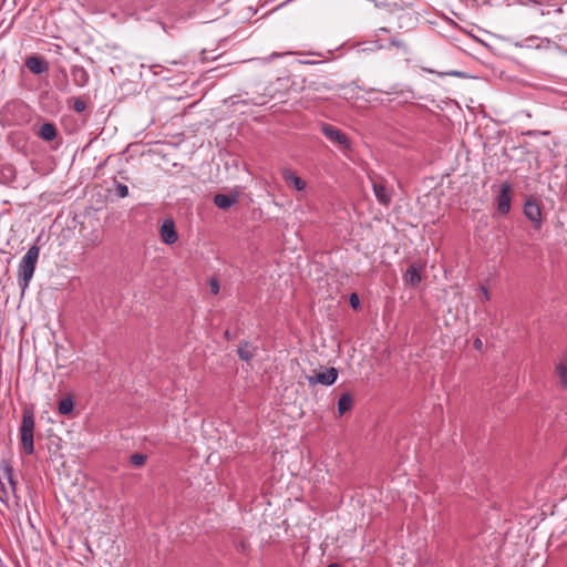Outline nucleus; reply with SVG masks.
Returning a JSON list of instances; mask_svg holds the SVG:
<instances>
[{
    "label": "nucleus",
    "mask_w": 567,
    "mask_h": 567,
    "mask_svg": "<svg viewBox=\"0 0 567 567\" xmlns=\"http://www.w3.org/2000/svg\"><path fill=\"white\" fill-rule=\"evenodd\" d=\"M40 255V247L37 245H32L18 266V282L21 287L22 293L29 287V284L33 277L35 266Z\"/></svg>",
    "instance_id": "nucleus-1"
},
{
    "label": "nucleus",
    "mask_w": 567,
    "mask_h": 567,
    "mask_svg": "<svg viewBox=\"0 0 567 567\" xmlns=\"http://www.w3.org/2000/svg\"><path fill=\"white\" fill-rule=\"evenodd\" d=\"M34 429L35 420L32 410L25 409L22 413L21 424L19 427V439L23 452L27 455L34 453Z\"/></svg>",
    "instance_id": "nucleus-2"
},
{
    "label": "nucleus",
    "mask_w": 567,
    "mask_h": 567,
    "mask_svg": "<svg viewBox=\"0 0 567 567\" xmlns=\"http://www.w3.org/2000/svg\"><path fill=\"white\" fill-rule=\"evenodd\" d=\"M320 131L332 144L339 146L341 151L350 150L351 143L349 137L340 128L328 123H322Z\"/></svg>",
    "instance_id": "nucleus-3"
},
{
    "label": "nucleus",
    "mask_w": 567,
    "mask_h": 567,
    "mask_svg": "<svg viewBox=\"0 0 567 567\" xmlns=\"http://www.w3.org/2000/svg\"><path fill=\"white\" fill-rule=\"evenodd\" d=\"M372 188L379 204L389 206L392 200V192L388 188L384 178L381 176H371Z\"/></svg>",
    "instance_id": "nucleus-4"
},
{
    "label": "nucleus",
    "mask_w": 567,
    "mask_h": 567,
    "mask_svg": "<svg viewBox=\"0 0 567 567\" xmlns=\"http://www.w3.org/2000/svg\"><path fill=\"white\" fill-rule=\"evenodd\" d=\"M338 378V370L333 367L326 369L324 371L315 372L312 375H307V380L310 384H323L331 385Z\"/></svg>",
    "instance_id": "nucleus-5"
},
{
    "label": "nucleus",
    "mask_w": 567,
    "mask_h": 567,
    "mask_svg": "<svg viewBox=\"0 0 567 567\" xmlns=\"http://www.w3.org/2000/svg\"><path fill=\"white\" fill-rule=\"evenodd\" d=\"M525 216L534 223L536 229L542 227V209L538 202L534 198H528L524 204Z\"/></svg>",
    "instance_id": "nucleus-6"
},
{
    "label": "nucleus",
    "mask_w": 567,
    "mask_h": 567,
    "mask_svg": "<svg viewBox=\"0 0 567 567\" xmlns=\"http://www.w3.org/2000/svg\"><path fill=\"white\" fill-rule=\"evenodd\" d=\"M512 187L507 183H503L499 186V193L497 195V212L502 215H507L511 210V197Z\"/></svg>",
    "instance_id": "nucleus-7"
},
{
    "label": "nucleus",
    "mask_w": 567,
    "mask_h": 567,
    "mask_svg": "<svg viewBox=\"0 0 567 567\" xmlns=\"http://www.w3.org/2000/svg\"><path fill=\"white\" fill-rule=\"evenodd\" d=\"M162 240L167 245H173L178 240V235L173 219H165L159 229Z\"/></svg>",
    "instance_id": "nucleus-8"
},
{
    "label": "nucleus",
    "mask_w": 567,
    "mask_h": 567,
    "mask_svg": "<svg viewBox=\"0 0 567 567\" xmlns=\"http://www.w3.org/2000/svg\"><path fill=\"white\" fill-rule=\"evenodd\" d=\"M24 65L31 73L37 75L42 74L49 70V63L38 55L28 56L24 61Z\"/></svg>",
    "instance_id": "nucleus-9"
},
{
    "label": "nucleus",
    "mask_w": 567,
    "mask_h": 567,
    "mask_svg": "<svg viewBox=\"0 0 567 567\" xmlns=\"http://www.w3.org/2000/svg\"><path fill=\"white\" fill-rule=\"evenodd\" d=\"M17 179L16 166L11 163L0 164V183L4 185H12Z\"/></svg>",
    "instance_id": "nucleus-10"
},
{
    "label": "nucleus",
    "mask_w": 567,
    "mask_h": 567,
    "mask_svg": "<svg viewBox=\"0 0 567 567\" xmlns=\"http://www.w3.org/2000/svg\"><path fill=\"white\" fill-rule=\"evenodd\" d=\"M284 181L291 185L297 192L305 190L307 183L299 176H297L291 169L286 168L281 173Z\"/></svg>",
    "instance_id": "nucleus-11"
},
{
    "label": "nucleus",
    "mask_w": 567,
    "mask_h": 567,
    "mask_svg": "<svg viewBox=\"0 0 567 567\" xmlns=\"http://www.w3.org/2000/svg\"><path fill=\"white\" fill-rule=\"evenodd\" d=\"M71 75L73 83L79 87H83L89 83L90 75L87 71L81 65L72 66Z\"/></svg>",
    "instance_id": "nucleus-12"
},
{
    "label": "nucleus",
    "mask_w": 567,
    "mask_h": 567,
    "mask_svg": "<svg viewBox=\"0 0 567 567\" xmlns=\"http://www.w3.org/2000/svg\"><path fill=\"white\" fill-rule=\"evenodd\" d=\"M421 270L420 266L411 265L404 274V281L412 287H416L422 280Z\"/></svg>",
    "instance_id": "nucleus-13"
},
{
    "label": "nucleus",
    "mask_w": 567,
    "mask_h": 567,
    "mask_svg": "<svg viewBox=\"0 0 567 567\" xmlns=\"http://www.w3.org/2000/svg\"><path fill=\"white\" fill-rule=\"evenodd\" d=\"M555 373L558 378L560 389H567V357H564L555 367Z\"/></svg>",
    "instance_id": "nucleus-14"
},
{
    "label": "nucleus",
    "mask_w": 567,
    "mask_h": 567,
    "mask_svg": "<svg viewBox=\"0 0 567 567\" xmlns=\"http://www.w3.org/2000/svg\"><path fill=\"white\" fill-rule=\"evenodd\" d=\"M56 135L58 130L53 123H44L38 131V136L45 142H52Z\"/></svg>",
    "instance_id": "nucleus-15"
},
{
    "label": "nucleus",
    "mask_w": 567,
    "mask_h": 567,
    "mask_svg": "<svg viewBox=\"0 0 567 567\" xmlns=\"http://www.w3.org/2000/svg\"><path fill=\"white\" fill-rule=\"evenodd\" d=\"M256 350L257 348L254 347L250 342L243 341L240 342L237 352L240 360L248 362L255 357Z\"/></svg>",
    "instance_id": "nucleus-16"
},
{
    "label": "nucleus",
    "mask_w": 567,
    "mask_h": 567,
    "mask_svg": "<svg viewBox=\"0 0 567 567\" xmlns=\"http://www.w3.org/2000/svg\"><path fill=\"white\" fill-rule=\"evenodd\" d=\"M214 204L220 209H228L237 202V196L216 194L213 198Z\"/></svg>",
    "instance_id": "nucleus-17"
},
{
    "label": "nucleus",
    "mask_w": 567,
    "mask_h": 567,
    "mask_svg": "<svg viewBox=\"0 0 567 567\" xmlns=\"http://www.w3.org/2000/svg\"><path fill=\"white\" fill-rule=\"evenodd\" d=\"M2 476L9 484V489L16 494L17 492V481L13 477V468L8 462H3L1 465Z\"/></svg>",
    "instance_id": "nucleus-18"
},
{
    "label": "nucleus",
    "mask_w": 567,
    "mask_h": 567,
    "mask_svg": "<svg viewBox=\"0 0 567 567\" xmlns=\"http://www.w3.org/2000/svg\"><path fill=\"white\" fill-rule=\"evenodd\" d=\"M353 405V399L350 393H342L338 401V412L340 415H343L346 412L350 411Z\"/></svg>",
    "instance_id": "nucleus-19"
},
{
    "label": "nucleus",
    "mask_w": 567,
    "mask_h": 567,
    "mask_svg": "<svg viewBox=\"0 0 567 567\" xmlns=\"http://www.w3.org/2000/svg\"><path fill=\"white\" fill-rule=\"evenodd\" d=\"M74 409V401L71 396L62 399L58 404V412L61 415L70 414Z\"/></svg>",
    "instance_id": "nucleus-20"
},
{
    "label": "nucleus",
    "mask_w": 567,
    "mask_h": 567,
    "mask_svg": "<svg viewBox=\"0 0 567 567\" xmlns=\"http://www.w3.org/2000/svg\"><path fill=\"white\" fill-rule=\"evenodd\" d=\"M130 461H131L132 465H134L136 467H140V466H143L145 464L146 455L140 454V453H135V454L131 455Z\"/></svg>",
    "instance_id": "nucleus-21"
},
{
    "label": "nucleus",
    "mask_w": 567,
    "mask_h": 567,
    "mask_svg": "<svg viewBox=\"0 0 567 567\" xmlns=\"http://www.w3.org/2000/svg\"><path fill=\"white\" fill-rule=\"evenodd\" d=\"M390 45L394 47V48H396V49H399V50H401L403 52H408L409 51L408 44L403 40H401V39H399L396 37L391 38Z\"/></svg>",
    "instance_id": "nucleus-22"
},
{
    "label": "nucleus",
    "mask_w": 567,
    "mask_h": 567,
    "mask_svg": "<svg viewBox=\"0 0 567 567\" xmlns=\"http://www.w3.org/2000/svg\"><path fill=\"white\" fill-rule=\"evenodd\" d=\"M73 110L76 112V113H82L86 110V103L84 100H82L81 97H75L73 100Z\"/></svg>",
    "instance_id": "nucleus-23"
},
{
    "label": "nucleus",
    "mask_w": 567,
    "mask_h": 567,
    "mask_svg": "<svg viewBox=\"0 0 567 567\" xmlns=\"http://www.w3.org/2000/svg\"><path fill=\"white\" fill-rule=\"evenodd\" d=\"M115 193L120 198H125L128 196V187L124 184L117 183L115 186Z\"/></svg>",
    "instance_id": "nucleus-24"
},
{
    "label": "nucleus",
    "mask_w": 567,
    "mask_h": 567,
    "mask_svg": "<svg viewBox=\"0 0 567 567\" xmlns=\"http://www.w3.org/2000/svg\"><path fill=\"white\" fill-rule=\"evenodd\" d=\"M0 501L2 503H8V501H9V489L6 487V485L1 478H0Z\"/></svg>",
    "instance_id": "nucleus-25"
},
{
    "label": "nucleus",
    "mask_w": 567,
    "mask_h": 567,
    "mask_svg": "<svg viewBox=\"0 0 567 567\" xmlns=\"http://www.w3.org/2000/svg\"><path fill=\"white\" fill-rule=\"evenodd\" d=\"M349 303L353 309L359 308L360 306V299L357 293H351L349 297Z\"/></svg>",
    "instance_id": "nucleus-26"
},
{
    "label": "nucleus",
    "mask_w": 567,
    "mask_h": 567,
    "mask_svg": "<svg viewBox=\"0 0 567 567\" xmlns=\"http://www.w3.org/2000/svg\"><path fill=\"white\" fill-rule=\"evenodd\" d=\"M478 290L481 292L482 300L483 301H488L489 298H491L488 289L485 286H481Z\"/></svg>",
    "instance_id": "nucleus-27"
},
{
    "label": "nucleus",
    "mask_w": 567,
    "mask_h": 567,
    "mask_svg": "<svg viewBox=\"0 0 567 567\" xmlns=\"http://www.w3.org/2000/svg\"><path fill=\"white\" fill-rule=\"evenodd\" d=\"M210 290L214 295H217L219 292V284L216 279L210 280Z\"/></svg>",
    "instance_id": "nucleus-28"
},
{
    "label": "nucleus",
    "mask_w": 567,
    "mask_h": 567,
    "mask_svg": "<svg viewBox=\"0 0 567 567\" xmlns=\"http://www.w3.org/2000/svg\"><path fill=\"white\" fill-rule=\"evenodd\" d=\"M474 348L478 351L483 349V341L480 338H476L474 340Z\"/></svg>",
    "instance_id": "nucleus-29"
},
{
    "label": "nucleus",
    "mask_w": 567,
    "mask_h": 567,
    "mask_svg": "<svg viewBox=\"0 0 567 567\" xmlns=\"http://www.w3.org/2000/svg\"><path fill=\"white\" fill-rule=\"evenodd\" d=\"M400 18L401 19H409V20L412 19V17L410 14H402Z\"/></svg>",
    "instance_id": "nucleus-30"
},
{
    "label": "nucleus",
    "mask_w": 567,
    "mask_h": 567,
    "mask_svg": "<svg viewBox=\"0 0 567 567\" xmlns=\"http://www.w3.org/2000/svg\"><path fill=\"white\" fill-rule=\"evenodd\" d=\"M378 32H384V33H388L389 32V29L388 28H380L378 30Z\"/></svg>",
    "instance_id": "nucleus-31"
},
{
    "label": "nucleus",
    "mask_w": 567,
    "mask_h": 567,
    "mask_svg": "<svg viewBox=\"0 0 567 567\" xmlns=\"http://www.w3.org/2000/svg\"><path fill=\"white\" fill-rule=\"evenodd\" d=\"M327 567H340L338 564H330Z\"/></svg>",
    "instance_id": "nucleus-32"
},
{
    "label": "nucleus",
    "mask_w": 567,
    "mask_h": 567,
    "mask_svg": "<svg viewBox=\"0 0 567 567\" xmlns=\"http://www.w3.org/2000/svg\"><path fill=\"white\" fill-rule=\"evenodd\" d=\"M451 74L452 75H460L461 73L460 72H452Z\"/></svg>",
    "instance_id": "nucleus-33"
},
{
    "label": "nucleus",
    "mask_w": 567,
    "mask_h": 567,
    "mask_svg": "<svg viewBox=\"0 0 567 567\" xmlns=\"http://www.w3.org/2000/svg\"><path fill=\"white\" fill-rule=\"evenodd\" d=\"M225 337H226L227 339H229V332H228V331H226V332H225Z\"/></svg>",
    "instance_id": "nucleus-34"
}]
</instances>
